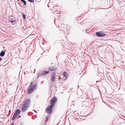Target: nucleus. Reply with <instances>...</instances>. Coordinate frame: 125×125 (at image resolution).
Segmentation results:
<instances>
[{
    "label": "nucleus",
    "mask_w": 125,
    "mask_h": 125,
    "mask_svg": "<svg viewBox=\"0 0 125 125\" xmlns=\"http://www.w3.org/2000/svg\"><path fill=\"white\" fill-rule=\"evenodd\" d=\"M67 74L66 73H65V72H64V73H63V75L65 77L66 76L67 77Z\"/></svg>",
    "instance_id": "4468645a"
},
{
    "label": "nucleus",
    "mask_w": 125,
    "mask_h": 125,
    "mask_svg": "<svg viewBox=\"0 0 125 125\" xmlns=\"http://www.w3.org/2000/svg\"><path fill=\"white\" fill-rule=\"evenodd\" d=\"M32 82L31 84H30V85H31L32 84Z\"/></svg>",
    "instance_id": "b1692460"
},
{
    "label": "nucleus",
    "mask_w": 125,
    "mask_h": 125,
    "mask_svg": "<svg viewBox=\"0 0 125 125\" xmlns=\"http://www.w3.org/2000/svg\"><path fill=\"white\" fill-rule=\"evenodd\" d=\"M53 106L50 105V106H48L46 108V112L49 114L52 113V108Z\"/></svg>",
    "instance_id": "20e7f679"
},
{
    "label": "nucleus",
    "mask_w": 125,
    "mask_h": 125,
    "mask_svg": "<svg viewBox=\"0 0 125 125\" xmlns=\"http://www.w3.org/2000/svg\"><path fill=\"white\" fill-rule=\"evenodd\" d=\"M2 59L0 57V62L2 60Z\"/></svg>",
    "instance_id": "aec40b11"
},
{
    "label": "nucleus",
    "mask_w": 125,
    "mask_h": 125,
    "mask_svg": "<svg viewBox=\"0 0 125 125\" xmlns=\"http://www.w3.org/2000/svg\"><path fill=\"white\" fill-rule=\"evenodd\" d=\"M48 7H49V5L48 4Z\"/></svg>",
    "instance_id": "a878e982"
},
{
    "label": "nucleus",
    "mask_w": 125,
    "mask_h": 125,
    "mask_svg": "<svg viewBox=\"0 0 125 125\" xmlns=\"http://www.w3.org/2000/svg\"><path fill=\"white\" fill-rule=\"evenodd\" d=\"M20 125H23V123H21Z\"/></svg>",
    "instance_id": "6ab92c4d"
},
{
    "label": "nucleus",
    "mask_w": 125,
    "mask_h": 125,
    "mask_svg": "<svg viewBox=\"0 0 125 125\" xmlns=\"http://www.w3.org/2000/svg\"><path fill=\"white\" fill-rule=\"evenodd\" d=\"M56 77L55 73L53 72L52 74V76L51 77V80L52 82H54L55 81V79Z\"/></svg>",
    "instance_id": "39448f33"
},
{
    "label": "nucleus",
    "mask_w": 125,
    "mask_h": 125,
    "mask_svg": "<svg viewBox=\"0 0 125 125\" xmlns=\"http://www.w3.org/2000/svg\"><path fill=\"white\" fill-rule=\"evenodd\" d=\"M99 82V81H96V83H97L98 82Z\"/></svg>",
    "instance_id": "5701e85b"
},
{
    "label": "nucleus",
    "mask_w": 125,
    "mask_h": 125,
    "mask_svg": "<svg viewBox=\"0 0 125 125\" xmlns=\"http://www.w3.org/2000/svg\"><path fill=\"white\" fill-rule=\"evenodd\" d=\"M49 117V115H47L46 116V117L45 118L46 120L45 121V122H47L48 121Z\"/></svg>",
    "instance_id": "ddd939ff"
},
{
    "label": "nucleus",
    "mask_w": 125,
    "mask_h": 125,
    "mask_svg": "<svg viewBox=\"0 0 125 125\" xmlns=\"http://www.w3.org/2000/svg\"><path fill=\"white\" fill-rule=\"evenodd\" d=\"M87 30V29H86V31Z\"/></svg>",
    "instance_id": "bb28decb"
},
{
    "label": "nucleus",
    "mask_w": 125,
    "mask_h": 125,
    "mask_svg": "<svg viewBox=\"0 0 125 125\" xmlns=\"http://www.w3.org/2000/svg\"><path fill=\"white\" fill-rule=\"evenodd\" d=\"M89 29H88V31H89Z\"/></svg>",
    "instance_id": "cd10ccee"
},
{
    "label": "nucleus",
    "mask_w": 125,
    "mask_h": 125,
    "mask_svg": "<svg viewBox=\"0 0 125 125\" xmlns=\"http://www.w3.org/2000/svg\"><path fill=\"white\" fill-rule=\"evenodd\" d=\"M22 16L23 19H26V17L25 15L24 14H23Z\"/></svg>",
    "instance_id": "dca6fc26"
},
{
    "label": "nucleus",
    "mask_w": 125,
    "mask_h": 125,
    "mask_svg": "<svg viewBox=\"0 0 125 125\" xmlns=\"http://www.w3.org/2000/svg\"><path fill=\"white\" fill-rule=\"evenodd\" d=\"M15 20H11L10 21V23H11L12 24H13V22H14L15 21Z\"/></svg>",
    "instance_id": "2eb2a0df"
},
{
    "label": "nucleus",
    "mask_w": 125,
    "mask_h": 125,
    "mask_svg": "<svg viewBox=\"0 0 125 125\" xmlns=\"http://www.w3.org/2000/svg\"><path fill=\"white\" fill-rule=\"evenodd\" d=\"M22 0H21V1H22Z\"/></svg>",
    "instance_id": "393cba45"
},
{
    "label": "nucleus",
    "mask_w": 125,
    "mask_h": 125,
    "mask_svg": "<svg viewBox=\"0 0 125 125\" xmlns=\"http://www.w3.org/2000/svg\"><path fill=\"white\" fill-rule=\"evenodd\" d=\"M57 101V98L56 97H54L50 101V103L51 105L53 106Z\"/></svg>",
    "instance_id": "f03ea898"
},
{
    "label": "nucleus",
    "mask_w": 125,
    "mask_h": 125,
    "mask_svg": "<svg viewBox=\"0 0 125 125\" xmlns=\"http://www.w3.org/2000/svg\"><path fill=\"white\" fill-rule=\"evenodd\" d=\"M20 110L19 109H18L16 110L14 113H16V114L18 115L20 114Z\"/></svg>",
    "instance_id": "9b49d317"
},
{
    "label": "nucleus",
    "mask_w": 125,
    "mask_h": 125,
    "mask_svg": "<svg viewBox=\"0 0 125 125\" xmlns=\"http://www.w3.org/2000/svg\"><path fill=\"white\" fill-rule=\"evenodd\" d=\"M96 35L99 37H103L106 36V34L104 32L100 31L96 32Z\"/></svg>",
    "instance_id": "7ed1b4c3"
},
{
    "label": "nucleus",
    "mask_w": 125,
    "mask_h": 125,
    "mask_svg": "<svg viewBox=\"0 0 125 125\" xmlns=\"http://www.w3.org/2000/svg\"><path fill=\"white\" fill-rule=\"evenodd\" d=\"M57 69V67H50L48 68V69L51 71H53L56 70Z\"/></svg>",
    "instance_id": "0eeeda50"
},
{
    "label": "nucleus",
    "mask_w": 125,
    "mask_h": 125,
    "mask_svg": "<svg viewBox=\"0 0 125 125\" xmlns=\"http://www.w3.org/2000/svg\"><path fill=\"white\" fill-rule=\"evenodd\" d=\"M31 100L30 99H27L24 102L21 107V110L22 112L26 111L30 106Z\"/></svg>",
    "instance_id": "f257e3e1"
},
{
    "label": "nucleus",
    "mask_w": 125,
    "mask_h": 125,
    "mask_svg": "<svg viewBox=\"0 0 125 125\" xmlns=\"http://www.w3.org/2000/svg\"><path fill=\"white\" fill-rule=\"evenodd\" d=\"M17 116V115H16V113H14V115H13L12 118V120H13L15 119V118Z\"/></svg>",
    "instance_id": "f8f14e48"
},
{
    "label": "nucleus",
    "mask_w": 125,
    "mask_h": 125,
    "mask_svg": "<svg viewBox=\"0 0 125 125\" xmlns=\"http://www.w3.org/2000/svg\"><path fill=\"white\" fill-rule=\"evenodd\" d=\"M5 52L4 51H2L0 53V56L2 57L4 56L5 54Z\"/></svg>",
    "instance_id": "1a4fd4ad"
},
{
    "label": "nucleus",
    "mask_w": 125,
    "mask_h": 125,
    "mask_svg": "<svg viewBox=\"0 0 125 125\" xmlns=\"http://www.w3.org/2000/svg\"><path fill=\"white\" fill-rule=\"evenodd\" d=\"M24 0H22V2H23L24 1Z\"/></svg>",
    "instance_id": "4be33fe9"
},
{
    "label": "nucleus",
    "mask_w": 125,
    "mask_h": 125,
    "mask_svg": "<svg viewBox=\"0 0 125 125\" xmlns=\"http://www.w3.org/2000/svg\"><path fill=\"white\" fill-rule=\"evenodd\" d=\"M28 0L30 2H34V0Z\"/></svg>",
    "instance_id": "f3484780"
},
{
    "label": "nucleus",
    "mask_w": 125,
    "mask_h": 125,
    "mask_svg": "<svg viewBox=\"0 0 125 125\" xmlns=\"http://www.w3.org/2000/svg\"><path fill=\"white\" fill-rule=\"evenodd\" d=\"M24 3V5H25L26 4V1L25 0L23 2Z\"/></svg>",
    "instance_id": "a211bd4d"
},
{
    "label": "nucleus",
    "mask_w": 125,
    "mask_h": 125,
    "mask_svg": "<svg viewBox=\"0 0 125 125\" xmlns=\"http://www.w3.org/2000/svg\"><path fill=\"white\" fill-rule=\"evenodd\" d=\"M49 73V71H43L41 72V75L44 76L48 74Z\"/></svg>",
    "instance_id": "423d86ee"
},
{
    "label": "nucleus",
    "mask_w": 125,
    "mask_h": 125,
    "mask_svg": "<svg viewBox=\"0 0 125 125\" xmlns=\"http://www.w3.org/2000/svg\"><path fill=\"white\" fill-rule=\"evenodd\" d=\"M35 90L31 88V87L28 90V94H29L31 93L33 91Z\"/></svg>",
    "instance_id": "6e6552de"
},
{
    "label": "nucleus",
    "mask_w": 125,
    "mask_h": 125,
    "mask_svg": "<svg viewBox=\"0 0 125 125\" xmlns=\"http://www.w3.org/2000/svg\"><path fill=\"white\" fill-rule=\"evenodd\" d=\"M37 86V84L36 83H35L31 87V88H32V89H33L34 90H36V87Z\"/></svg>",
    "instance_id": "9d476101"
},
{
    "label": "nucleus",
    "mask_w": 125,
    "mask_h": 125,
    "mask_svg": "<svg viewBox=\"0 0 125 125\" xmlns=\"http://www.w3.org/2000/svg\"><path fill=\"white\" fill-rule=\"evenodd\" d=\"M11 125H14V124H13V123H12L11 124Z\"/></svg>",
    "instance_id": "412c9836"
}]
</instances>
